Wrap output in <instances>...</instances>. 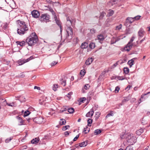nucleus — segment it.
<instances>
[{
    "instance_id": "obj_1",
    "label": "nucleus",
    "mask_w": 150,
    "mask_h": 150,
    "mask_svg": "<svg viewBox=\"0 0 150 150\" xmlns=\"http://www.w3.org/2000/svg\"><path fill=\"white\" fill-rule=\"evenodd\" d=\"M67 34L65 39H71L72 38L73 34V31L72 28L70 27V25L72 24L73 21H75L74 20L72 21L69 17L67 18Z\"/></svg>"
},
{
    "instance_id": "obj_2",
    "label": "nucleus",
    "mask_w": 150,
    "mask_h": 150,
    "mask_svg": "<svg viewBox=\"0 0 150 150\" xmlns=\"http://www.w3.org/2000/svg\"><path fill=\"white\" fill-rule=\"evenodd\" d=\"M18 22L17 33L20 35H22L28 30V28L24 22L18 21Z\"/></svg>"
},
{
    "instance_id": "obj_3",
    "label": "nucleus",
    "mask_w": 150,
    "mask_h": 150,
    "mask_svg": "<svg viewBox=\"0 0 150 150\" xmlns=\"http://www.w3.org/2000/svg\"><path fill=\"white\" fill-rule=\"evenodd\" d=\"M38 40V38L35 33H32L26 40V43L29 46H32L35 44Z\"/></svg>"
},
{
    "instance_id": "obj_4",
    "label": "nucleus",
    "mask_w": 150,
    "mask_h": 150,
    "mask_svg": "<svg viewBox=\"0 0 150 150\" xmlns=\"http://www.w3.org/2000/svg\"><path fill=\"white\" fill-rule=\"evenodd\" d=\"M127 139L128 142L130 143L131 144L136 142V137L134 136L132 134H127Z\"/></svg>"
},
{
    "instance_id": "obj_5",
    "label": "nucleus",
    "mask_w": 150,
    "mask_h": 150,
    "mask_svg": "<svg viewBox=\"0 0 150 150\" xmlns=\"http://www.w3.org/2000/svg\"><path fill=\"white\" fill-rule=\"evenodd\" d=\"M50 18V16L47 14H44L41 15L40 18V21L42 22H47L49 21Z\"/></svg>"
},
{
    "instance_id": "obj_6",
    "label": "nucleus",
    "mask_w": 150,
    "mask_h": 150,
    "mask_svg": "<svg viewBox=\"0 0 150 150\" xmlns=\"http://www.w3.org/2000/svg\"><path fill=\"white\" fill-rule=\"evenodd\" d=\"M134 39V37L133 36L131 39L130 41L128 42L127 45L125 47V50L127 51H129L132 48L133 44L132 42Z\"/></svg>"
},
{
    "instance_id": "obj_7",
    "label": "nucleus",
    "mask_w": 150,
    "mask_h": 150,
    "mask_svg": "<svg viewBox=\"0 0 150 150\" xmlns=\"http://www.w3.org/2000/svg\"><path fill=\"white\" fill-rule=\"evenodd\" d=\"M33 121L39 124L43 123L45 122L44 118L41 117L35 118Z\"/></svg>"
},
{
    "instance_id": "obj_8",
    "label": "nucleus",
    "mask_w": 150,
    "mask_h": 150,
    "mask_svg": "<svg viewBox=\"0 0 150 150\" xmlns=\"http://www.w3.org/2000/svg\"><path fill=\"white\" fill-rule=\"evenodd\" d=\"M123 36V35H122L118 37H113L111 41V44H113L120 40V39H122L123 38L125 37V36L122 37Z\"/></svg>"
},
{
    "instance_id": "obj_9",
    "label": "nucleus",
    "mask_w": 150,
    "mask_h": 150,
    "mask_svg": "<svg viewBox=\"0 0 150 150\" xmlns=\"http://www.w3.org/2000/svg\"><path fill=\"white\" fill-rule=\"evenodd\" d=\"M134 21V18H132L128 17L127 18L126 21L125 23V26H127L128 25L132 23Z\"/></svg>"
},
{
    "instance_id": "obj_10",
    "label": "nucleus",
    "mask_w": 150,
    "mask_h": 150,
    "mask_svg": "<svg viewBox=\"0 0 150 150\" xmlns=\"http://www.w3.org/2000/svg\"><path fill=\"white\" fill-rule=\"evenodd\" d=\"M54 19L56 22V23H57V24L58 25L59 27L60 28V34L61 35L62 32V27L60 24V22L57 19V16L55 15L54 16Z\"/></svg>"
},
{
    "instance_id": "obj_11",
    "label": "nucleus",
    "mask_w": 150,
    "mask_h": 150,
    "mask_svg": "<svg viewBox=\"0 0 150 150\" xmlns=\"http://www.w3.org/2000/svg\"><path fill=\"white\" fill-rule=\"evenodd\" d=\"M32 15L33 16L34 18H38L40 16V13L38 11L34 10L31 12Z\"/></svg>"
},
{
    "instance_id": "obj_12",
    "label": "nucleus",
    "mask_w": 150,
    "mask_h": 150,
    "mask_svg": "<svg viewBox=\"0 0 150 150\" xmlns=\"http://www.w3.org/2000/svg\"><path fill=\"white\" fill-rule=\"evenodd\" d=\"M47 102V98L45 97H43L39 100V103L40 104L42 105H45Z\"/></svg>"
},
{
    "instance_id": "obj_13",
    "label": "nucleus",
    "mask_w": 150,
    "mask_h": 150,
    "mask_svg": "<svg viewBox=\"0 0 150 150\" xmlns=\"http://www.w3.org/2000/svg\"><path fill=\"white\" fill-rule=\"evenodd\" d=\"M16 118L18 120L19 125H24V121L22 120L21 118L19 116H17Z\"/></svg>"
},
{
    "instance_id": "obj_14",
    "label": "nucleus",
    "mask_w": 150,
    "mask_h": 150,
    "mask_svg": "<svg viewBox=\"0 0 150 150\" xmlns=\"http://www.w3.org/2000/svg\"><path fill=\"white\" fill-rule=\"evenodd\" d=\"M144 32L142 28H141L138 32V34L139 36V39H140L141 38L143 37L144 35Z\"/></svg>"
},
{
    "instance_id": "obj_15",
    "label": "nucleus",
    "mask_w": 150,
    "mask_h": 150,
    "mask_svg": "<svg viewBox=\"0 0 150 150\" xmlns=\"http://www.w3.org/2000/svg\"><path fill=\"white\" fill-rule=\"evenodd\" d=\"M94 113V112L93 111V108H92L91 109V111L88 112L86 114V116L87 117H91L93 115Z\"/></svg>"
},
{
    "instance_id": "obj_16",
    "label": "nucleus",
    "mask_w": 150,
    "mask_h": 150,
    "mask_svg": "<svg viewBox=\"0 0 150 150\" xmlns=\"http://www.w3.org/2000/svg\"><path fill=\"white\" fill-rule=\"evenodd\" d=\"M93 59L92 58H89L86 61L85 64L87 65H89L93 62Z\"/></svg>"
},
{
    "instance_id": "obj_17",
    "label": "nucleus",
    "mask_w": 150,
    "mask_h": 150,
    "mask_svg": "<svg viewBox=\"0 0 150 150\" xmlns=\"http://www.w3.org/2000/svg\"><path fill=\"white\" fill-rule=\"evenodd\" d=\"M98 40H99V42H100L101 41H103L105 39L104 36L102 34H100L97 36Z\"/></svg>"
},
{
    "instance_id": "obj_18",
    "label": "nucleus",
    "mask_w": 150,
    "mask_h": 150,
    "mask_svg": "<svg viewBox=\"0 0 150 150\" xmlns=\"http://www.w3.org/2000/svg\"><path fill=\"white\" fill-rule=\"evenodd\" d=\"M88 45L87 43L83 42L82 43L81 46V47L82 49H86L88 47Z\"/></svg>"
},
{
    "instance_id": "obj_19",
    "label": "nucleus",
    "mask_w": 150,
    "mask_h": 150,
    "mask_svg": "<svg viewBox=\"0 0 150 150\" xmlns=\"http://www.w3.org/2000/svg\"><path fill=\"white\" fill-rule=\"evenodd\" d=\"M25 62H25V59H20L18 62V65H22Z\"/></svg>"
},
{
    "instance_id": "obj_20",
    "label": "nucleus",
    "mask_w": 150,
    "mask_h": 150,
    "mask_svg": "<svg viewBox=\"0 0 150 150\" xmlns=\"http://www.w3.org/2000/svg\"><path fill=\"white\" fill-rule=\"evenodd\" d=\"M17 45H19L21 46H23L25 45V42L24 41H18L16 42Z\"/></svg>"
},
{
    "instance_id": "obj_21",
    "label": "nucleus",
    "mask_w": 150,
    "mask_h": 150,
    "mask_svg": "<svg viewBox=\"0 0 150 150\" xmlns=\"http://www.w3.org/2000/svg\"><path fill=\"white\" fill-rule=\"evenodd\" d=\"M88 144L87 141H85L84 142L80 143L79 146L80 147H84L86 146Z\"/></svg>"
},
{
    "instance_id": "obj_22",
    "label": "nucleus",
    "mask_w": 150,
    "mask_h": 150,
    "mask_svg": "<svg viewBox=\"0 0 150 150\" xmlns=\"http://www.w3.org/2000/svg\"><path fill=\"white\" fill-rule=\"evenodd\" d=\"M144 132V130L142 129H140L138 130H137L136 132V134L138 135H140Z\"/></svg>"
},
{
    "instance_id": "obj_23",
    "label": "nucleus",
    "mask_w": 150,
    "mask_h": 150,
    "mask_svg": "<svg viewBox=\"0 0 150 150\" xmlns=\"http://www.w3.org/2000/svg\"><path fill=\"white\" fill-rule=\"evenodd\" d=\"M39 140L37 138H35L32 139L31 141V142L33 144H35L38 143Z\"/></svg>"
},
{
    "instance_id": "obj_24",
    "label": "nucleus",
    "mask_w": 150,
    "mask_h": 150,
    "mask_svg": "<svg viewBox=\"0 0 150 150\" xmlns=\"http://www.w3.org/2000/svg\"><path fill=\"white\" fill-rule=\"evenodd\" d=\"M114 12L113 11L111 10H109L108 12L107 16H112L114 13Z\"/></svg>"
},
{
    "instance_id": "obj_25",
    "label": "nucleus",
    "mask_w": 150,
    "mask_h": 150,
    "mask_svg": "<svg viewBox=\"0 0 150 150\" xmlns=\"http://www.w3.org/2000/svg\"><path fill=\"white\" fill-rule=\"evenodd\" d=\"M134 61L132 59L131 60H129L128 62V64L131 67L132 65L134 64Z\"/></svg>"
},
{
    "instance_id": "obj_26",
    "label": "nucleus",
    "mask_w": 150,
    "mask_h": 150,
    "mask_svg": "<svg viewBox=\"0 0 150 150\" xmlns=\"http://www.w3.org/2000/svg\"><path fill=\"white\" fill-rule=\"evenodd\" d=\"M66 123V121L64 119H61L59 122V124L61 125H65Z\"/></svg>"
},
{
    "instance_id": "obj_27",
    "label": "nucleus",
    "mask_w": 150,
    "mask_h": 150,
    "mask_svg": "<svg viewBox=\"0 0 150 150\" xmlns=\"http://www.w3.org/2000/svg\"><path fill=\"white\" fill-rule=\"evenodd\" d=\"M88 125L89 126H91V124L92 123V120L90 118H88L87 120Z\"/></svg>"
},
{
    "instance_id": "obj_28",
    "label": "nucleus",
    "mask_w": 150,
    "mask_h": 150,
    "mask_svg": "<svg viewBox=\"0 0 150 150\" xmlns=\"http://www.w3.org/2000/svg\"><path fill=\"white\" fill-rule=\"evenodd\" d=\"M89 47L91 49H94L95 47V45L94 43L91 42L89 45Z\"/></svg>"
},
{
    "instance_id": "obj_29",
    "label": "nucleus",
    "mask_w": 150,
    "mask_h": 150,
    "mask_svg": "<svg viewBox=\"0 0 150 150\" xmlns=\"http://www.w3.org/2000/svg\"><path fill=\"white\" fill-rule=\"evenodd\" d=\"M129 71V69L127 67H125L124 68V72L125 73L127 74H128Z\"/></svg>"
},
{
    "instance_id": "obj_30",
    "label": "nucleus",
    "mask_w": 150,
    "mask_h": 150,
    "mask_svg": "<svg viewBox=\"0 0 150 150\" xmlns=\"http://www.w3.org/2000/svg\"><path fill=\"white\" fill-rule=\"evenodd\" d=\"M101 132L100 129H97L94 132V134L95 135H97L100 133Z\"/></svg>"
},
{
    "instance_id": "obj_31",
    "label": "nucleus",
    "mask_w": 150,
    "mask_h": 150,
    "mask_svg": "<svg viewBox=\"0 0 150 150\" xmlns=\"http://www.w3.org/2000/svg\"><path fill=\"white\" fill-rule=\"evenodd\" d=\"M68 111L70 113H72L74 112V109L73 108H69L68 109Z\"/></svg>"
},
{
    "instance_id": "obj_32",
    "label": "nucleus",
    "mask_w": 150,
    "mask_h": 150,
    "mask_svg": "<svg viewBox=\"0 0 150 150\" xmlns=\"http://www.w3.org/2000/svg\"><path fill=\"white\" fill-rule=\"evenodd\" d=\"M85 73L86 71L84 69L81 70L80 72V74L81 76H84Z\"/></svg>"
},
{
    "instance_id": "obj_33",
    "label": "nucleus",
    "mask_w": 150,
    "mask_h": 150,
    "mask_svg": "<svg viewBox=\"0 0 150 150\" xmlns=\"http://www.w3.org/2000/svg\"><path fill=\"white\" fill-rule=\"evenodd\" d=\"M30 113V112L28 110L26 111L24 113L23 116L25 117L28 115Z\"/></svg>"
},
{
    "instance_id": "obj_34",
    "label": "nucleus",
    "mask_w": 150,
    "mask_h": 150,
    "mask_svg": "<svg viewBox=\"0 0 150 150\" xmlns=\"http://www.w3.org/2000/svg\"><path fill=\"white\" fill-rule=\"evenodd\" d=\"M73 94V92H70L68 93L66 95V96L69 98V99L71 97V96Z\"/></svg>"
},
{
    "instance_id": "obj_35",
    "label": "nucleus",
    "mask_w": 150,
    "mask_h": 150,
    "mask_svg": "<svg viewBox=\"0 0 150 150\" xmlns=\"http://www.w3.org/2000/svg\"><path fill=\"white\" fill-rule=\"evenodd\" d=\"M118 1L119 0H114L113 1H111L110 2V4H111L112 5H113L117 3Z\"/></svg>"
},
{
    "instance_id": "obj_36",
    "label": "nucleus",
    "mask_w": 150,
    "mask_h": 150,
    "mask_svg": "<svg viewBox=\"0 0 150 150\" xmlns=\"http://www.w3.org/2000/svg\"><path fill=\"white\" fill-rule=\"evenodd\" d=\"M106 15V13L104 12H102L100 14V19H102L103 18V17L105 16V15Z\"/></svg>"
},
{
    "instance_id": "obj_37",
    "label": "nucleus",
    "mask_w": 150,
    "mask_h": 150,
    "mask_svg": "<svg viewBox=\"0 0 150 150\" xmlns=\"http://www.w3.org/2000/svg\"><path fill=\"white\" fill-rule=\"evenodd\" d=\"M122 25L121 24H120L119 25L116 26L115 28V29L116 30H120V29H121L122 28Z\"/></svg>"
},
{
    "instance_id": "obj_38",
    "label": "nucleus",
    "mask_w": 150,
    "mask_h": 150,
    "mask_svg": "<svg viewBox=\"0 0 150 150\" xmlns=\"http://www.w3.org/2000/svg\"><path fill=\"white\" fill-rule=\"evenodd\" d=\"M127 134H125L124 133L120 135V137L121 139H123L125 137H126V138H127Z\"/></svg>"
},
{
    "instance_id": "obj_39",
    "label": "nucleus",
    "mask_w": 150,
    "mask_h": 150,
    "mask_svg": "<svg viewBox=\"0 0 150 150\" xmlns=\"http://www.w3.org/2000/svg\"><path fill=\"white\" fill-rule=\"evenodd\" d=\"M67 110H68V109L67 108H64L62 110H60L59 112V113L63 112L64 111H67Z\"/></svg>"
},
{
    "instance_id": "obj_40",
    "label": "nucleus",
    "mask_w": 150,
    "mask_h": 150,
    "mask_svg": "<svg viewBox=\"0 0 150 150\" xmlns=\"http://www.w3.org/2000/svg\"><path fill=\"white\" fill-rule=\"evenodd\" d=\"M69 126L67 125L64 126L62 128V130L65 131L69 127Z\"/></svg>"
},
{
    "instance_id": "obj_41",
    "label": "nucleus",
    "mask_w": 150,
    "mask_h": 150,
    "mask_svg": "<svg viewBox=\"0 0 150 150\" xmlns=\"http://www.w3.org/2000/svg\"><path fill=\"white\" fill-rule=\"evenodd\" d=\"M58 85L57 84H54L53 85V89L54 91H56L57 90V88Z\"/></svg>"
},
{
    "instance_id": "obj_42",
    "label": "nucleus",
    "mask_w": 150,
    "mask_h": 150,
    "mask_svg": "<svg viewBox=\"0 0 150 150\" xmlns=\"http://www.w3.org/2000/svg\"><path fill=\"white\" fill-rule=\"evenodd\" d=\"M49 11L52 13V14L54 16H54L55 15L56 16V15L55 14V13L54 12V11L53 10V9L52 8H50Z\"/></svg>"
},
{
    "instance_id": "obj_43",
    "label": "nucleus",
    "mask_w": 150,
    "mask_h": 150,
    "mask_svg": "<svg viewBox=\"0 0 150 150\" xmlns=\"http://www.w3.org/2000/svg\"><path fill=\"white\" fill-rule=\"evenodd\" d=\"M129 99L128 97H125L124 99L122 100V103H124L128 101Z\"/></svg>"
},
{
    "instance_id": "obj_44",
    "label": "nucleus",
    "mask_w": 150,
    "mask_h": 150,
    "mask_svg": "<svg viewBox=\"0 0 150 150\" xmlns=\"http://www.w3.org/2000/svg\"><path fill=\"white\" fill-rule=\"evenodd\" d=\"M33 58H34L33 57V56H31L29 58H28L25 59V62H27L29 61H30V60L32 59H33Z\"/></svg>"
},
{
    "instance_id": "obj_45",
    "label": "nucleus",
    "mask_w": 150,
    "mask_h": 150,
    "mask_svg": "<svg viewBox=\"0 0 150 150\" xmlns=\"http://www.w3.org/2000/svg\"><path fill=\"white\" fill-rule=\"evenodd\" d=\"M6 104L8 106H11L12 107L14 106V104L13 103H7Z\"/></svg>"
},
{
    "instance_id": "obj_46",
    "label": "nucleus",
    "mask_w": 150,
    "mask_h": 150,
    "mask_svg": "<svg viewBox=\"0 0 150 150\" xmlns=\"http://www.w3.org/2000/svg\"><path fill=\"white\" fill-rule=\"evenodd\" d=\"M12 139V137H10L9 138L6 139L5 140V142L6 143H8Z\"/></svg>"
},
{
    "instance_id": "obj_47",
    "label": "nucleus",
    "mask_w": 150,
    "mask_h": 150,
    "mask_svg": "<svg viewBox=\"0 0 150 150\" xmlns=\"http://www.w3.org/2000/svg\"><path fill=\"white\" fill-rule=\"evenodd\" d=\"M125 150H132V148L131 146H128L126 147Z\"/></svg>"
},
{
    "instance_id": "obj_48",
    "label": "nucleus",
    "mask_w": 150,
    "mask_h": 150,
    "mask_svg": "<svg viewBox=\"0 0 150 150\" xmlns=\"http://www.w3.org/2000/svg\"><path fill=\"white\" fill-rule=\"evenodd\" d=\"M113 113H110L108 114L105 117L107 118L110 116H113Z\"/></svg>"
},
{
    "instance_id": "obj_49",
    "label": "nucleus",
    "mask_w": 150,
    "mask_h": 150,
    "mask_svg": "<svg viewBox=\"0 0 150 150\" xmlns=\"http://www.w3.org/2000/svg\"><path fill=\"white\" fill-rule=\"evenodd\" d=\"M61 83L63 86H65L66 85V81L65 80L62 81Z\"/></svg>"
},
{
    "instance_id": "obj_50",
    "label": "nucleus",
    "mask_w": 150,
    "mask_h": 150,
    "mask_svg": "<svg viewBox=\"0 0 150 150\" xmlns=\"http://www.w3.org/2000/svg\"><path fill=\"white\" fill-rule=\"evenodd\" d=\"M90 32L91 33L93 34L96 33V31L95 29L93 28H92L90 30Z\"/></svg>"
},
{
    "instance_id": "obj_51",
    "label": "nucleus",
    "mask_w": 150,
    "mask_h": 150,
    "mask_svg": "<svg viewBox=\"0 0 150 150\" xmlns=\"http://www.w3.org/2000/svg\"><path fill=\"white\" fill-rule=\"evenodd\" d=\"M90 87V86L88 84H86L84 87V88L86 89H87Z\"/></svg>"
},
{
    "instance_id": "obj_52",
    "label": "nucleus",
    "mask_w": 150,
    "mask_h": 150,
    "mask_svg": "<svg viewBox=\"0 0 150 150\" xmlns=\"http://www.w3.org/2000/svg\"><path fill=\"white\" fill-rule=\"evenodd\" d=\"M87 129V127H86V128H84V129L83 132H85V133L86 134L88 133L89 132V130H86Z\"/></svg>"
},
{
    "instance_id": "obj_53",
    "label": "nucleus",
    "mask_w": 150,
    "mask_h": 150,
    "mask_svg": "<svg viewBox=\"0 0 150 150\" xmlns=\"http://www.w3.org/2000/svg\"><path fill=\"white\" fill-rule=\"evenodd\" d=\"M57 63H58V62H56L55 61H53L51 65L52 66H54V65H55L56 64H57Z\"/></svg>"
},
{
    "instance_id": "obj_54",
    "label": "nucleus",
    "mask_w": 150,
    "mask_h": 150,
    "mask_svg": "<svg viewBox=\"0 0 150 150\" xmlns=\"http://www.w3.org/2000/svg\"><path fill=\"white\" fill-rule=\"evenodd\" d=\"M79 135H77L76 136V137L73 139V141H76L77 139L79 138Z\"/></svg>"
},
{
    "instance_id": "obj_55",
    "label": "nucleus",
    "mask_w": 150,
    "mask_h": 150,
    "mask_svg": "<svg viewBox=\"0 0 150 150\" xmlns=\"http://www.w3.org/2000/svg\"><path fill=\"white\" fill-rule=\"evenodd\" d=\"M119 89H120L119 88L118 86H117L115 88V91L116 92L117 91V92L118 93L119 91Z\"/></svg>"
},
{
    "instance_id": "obj_56",
    "label": "nucleus",
    "mask_w": 150,
    "mask_h": 150,
    "mask_svg": "<svg viewBox=\"0 0 150 150\" xmlns=\"http://www.w3.org/2000/svg\"><path fill=\"white\" fill-rule=\"evenodd\" d=\"M140 17V16H138L134 17V18L135 20H138L139 19Z\"/></svg>"
},
{
    "instance_id": "obj_57",
    "label": "nucleus",
    "mask_w": 150,
    "mask_h": 150,
    "mask_svg": "<svg viewBox=\"0 0 150 150\" xmlns=\"http://www.w3.org/2000/svg\"><path fill=\"white\" fill-rule=\"evenodd\" d=\"M34 89H37L38 90H40V88L39 87L36 86H34Z\"/></svg>"
},
{
    "instance_id": "obj_58",
    "label": "nucleus",
    "mask_w": 150,
    "mask_h": 150,
    "mask_svg": "<svg viewBox=\"0 0 150 150\" xmlns=\"http://www.w3.org/2000/svg\"><path fill=\"white\" fill-rule=\"evenodd\" d=\"M131 86L130 85H128L127 87L125 89L127 91L129 90Z\"/></svg>"
},
{
    "instance_id": "obj_59",
    "label": "nucleus",
    "mask_w": 150,
    "mask_h": 150,
    "mask_svg": "<svg viewBox=\"0 0 150 150\" xmlns=\"http://www.w3.org/2000/svg\"><path fill=\"white\" fill-rule=\"evenodd\" d=\"M131 33V32H129V30H127L126 31V34H130Z\"/></svg>"
},
{
    "instance_id": "obj_60",
    "label": "nucleus",
    "mask_w": 150,
    "mask_h": 150,
    "mask_svg": "<svg viewBox=\"0 0 150 150\" xmlns=\"http://www.w3.org/2000/svg\"><path fill=\"white\" fill-rule=\"evenodd\" d=\"M82 100H81V102H83V101H85L86 100V98H82Z\"/></svg>"
},
{
    "instance_id": "obj_61",
    "label": "nucleus",
    "mask_w": 150,
    "mask_h": 150,
    "mask_svg": "<svg viewBox=\"0 0 150 150\" xmlns=\"http://www.w3.org/2000/svg\"><path fill=\"white\" fill-rule=\"evenodd\" d=\"M65 135H68L69 134V133L68 132H66L64 133Z\"/></svg>"
},
{
    "instance_id": "obj_62",
    "label": "nucleus",
    "mask_w": 150,
    "mask_h": 150,
    "mask_svg": "<svg viewBox=\"0 0 150 150\" xmlns=\"http://www.w3.org/2000/svg\"><path fill=\"white\" fill-rule=\"evenodd\" d=\"M118 78L119 79V80H122L124 79V78H123L122 77H120L119 78Z\"/></svg>"
},
{
    "instance_id": "obj_63",
    "label": "nucleus",
    "mask_w": 150,
    "mask_h": 150,
    "mask_svg": "<svg viewBox=\"0 0 150 150\" xmlns=\"http://www.w3.org/2000/svg\"><path fill=\"white\" fill-rule=\"evenodd\" d=\"M144 40H145V38H144L142 40H141L140 41V43H142V42Z\"/></svg>"
},
{
    "instance_id": "obj_64",
    "label": "nucleus",
    "mask_w": 150,
    "mask_h": 150,
    "mask_svg": "<svg viewBox=\"0 0 150 150\" xmlns=\"http://www.w3.org/2000/svg\"><path fill=\"white\" fill-rule=\"evenodd\" d=\"M147 28L148 29V31H150V26H149Z\"/></svg>"
}]
</instances>
